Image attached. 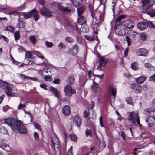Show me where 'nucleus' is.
<instances>
[{
	"mask_svg": "<svg viewBox=\"0 0 155 155\" xmlns=\"http://www.w3.org/2000/svg\"><path fill=\"white\" fill-rule=\"evenodd\" d=\"M5 122L14 131L17 130L21 134H26L27 133L25 126L21 124V122L17 119L12 117L8 118L5 119Z\"/></svg>",
	"mask_w": 155,
	"mask_h": 155,
	"instance_id": "f257e3e1",
	"label": "nucleus"
},
{
	"mask_svg": "<svg viewBox=\"0 0 155 155\" xmlns=\"http://www.w3.org/2000/svg\"><path fill=\"white\" fill-rule=\"evenodd\" d=\"M17 89L10 85H9L4 90L5 93L8 96L17 97L18 94L16 93Z\"/></svg>",
	"mask_w": 155,
	"mask_h": 155,
	"instance_id": "f03ea898",
	"label": "nucleus"
},
{
	"mask_svg": "<svg viewBox=\"0 0 155 155\" xmlns=\"http://www.w3.org/2000/svg\"><path fill=\"white\" fill-rule=\"evenodd\" d=\"M137 35V33L133 30H129L127 32L126 36V39L128 46H130V45L131 41L135 40L136 39Z\"/></svg>",
	"mask_w": 155,
	"mask_h": 155,
	"instance_id": "7ed1b4c3",
	"label": "nucleus"
},
{
	"mask_svg": "<svg viewBox=\"0 0 155 155\" xmlns=\"http://www.w3.org/2000/svg\"><path fill=\"white\" fill-rule=\"evenodd\" d=\"M128 120L133 124L135 123L136 121L138 124L140 126L141 125L139 117L138 116L137 113L135 114L133 112L129 113Z\"/></svg>",
	"mask_w": 155,
	"mask_h": 155,
	"instance_id": "20e7f679",
	"label": "nucleus"
},
{
	"mask_svg": "<svg viewBox=\"0 0 155 155\" xmlns=\"http://www.w3.org/2000/svg\"><path fill=\"white\" fill-rule=\"evenodd\" d=\"M64 92L67 96H71L73 94L76 93L75 90L72 89L69 85H67L64 87Z\"/></svg>",
	"mask_w": 155,
	"mask_h": 155,
	"instance_id": "39448f33",
	"label": "nucleus"
},
{
	"mask_svg": "<svg viewBox=\"0 0 155 155\" xmlns=\"http://www.w3.org/2000/svg\"><path fill=\"white\" fill-rule=\"evenodd\" d=\"M78 46L75 44L72 48H70L68 51V53L71 55L74 56L78 54Z\"/></svg>",
	"mask_w": 155,
	"mask_h": 155,
	"instance_id": "423d86ee",
	"label": "nucleus"
},
{
	"mask_svg": "<svg viewBox=\"0 0 155 155\" xmlns=\"http://www.w3.org/2000/svg\"><path fill=\"white\" fill-rule=\"evenodd\" d=\"M40 13L44 15L46 17H50L51 16L52 13L48 10L45 8V7L41 8L40 10Z\"/></svg>",
	"mask_w": 155,
	"mask_h": 155,
	"instance_id": "0eeeda50",
	"label": "nucleus"
},
{
	"mask_svg": "<svg viewBox=\"0 0 155 155\" xmlns=\"http://www.w3.org/2000/svg\"><path fill=\"white\" fill-rule=\"evenodd\" d=\"M40 13L44 15L46 17H50L51 16L52 13L48 10L45 8V7L41 8L40 10Z\"/></svg>",
	"mask_w": 155,
	"mask_h": 155,
	"instance_id": "6e6552de",
	"label": "nucleus"
},
{
	"mask_svg": "<svg viewBox=\"0 0 155 155\" xmlns=\"http://www.w3.org/2000/svg\"><path fill=\"white\" fill-rule=\"evenodd\" d=\"M148 52V50L144 48L138 49L136 51L137 54L139 56H146Z\"/></svg>",
	"mask_w": 155,
	"mask_h": 155,
	"instance_id": "1a4fd4ad",
	"label": "nucleus"
},
{
	"mask_svg": "<svg viewBox=\"0 0 155 155\" xmlns=\"http://www.w3.org/2000/svg\"><path fill=\"white\" fill-rule=\"evenodd\" d=\"M146 121L150 127H152L155 124V119L152 116L146 118Z\"/></svg>",
	"mask_w": 155,
	"mask_h": 155,
	"instance_id": "9d476101",
	"label": "nucleus"
},
{
	"mask_svg": "<svg viewBox=\"0 0 155 155\" xmlns=\"http://www.w3.org/2000/svg\"><path fill=\"white\" fill-rule=\"evenodd\" d=\"M93 85L91 87V90L94 92H96L98 93L101 92V90L99 87V85L97 84L93 80Z\"/></svg>",
	"mask_w": 155,
	"mask_h": 155,
	"instance_id": "9b49d317",
	"label": "nucleus"
},
{
	"mask_svg": "<svg viewBox=\"0 0 155 155\" xmlns=\"http://www.w3.org/2000/svg\"><path fill=\"white\" fill-rule=\"evenodd\" d=\"M75 123V125L78 127H80L81 125V117L78 115L75 116L74 117L73 120Z\"/></svg>",
	"mask_w": 155,
	"mask_h": 155,
	"instance_id": "f8f14e48",
	"label": "nucleus"
},
{
	"mask_svg": "<svg viewBox=\"0 0 155 155\" xmlns=\"http://www.w3.org/2000/svg\"><path fill=\"white\" fill-rule=\"evenodd\" d=\"M115 33L117 35H123L126 34V32L123 29H120L119 28H116L115 31Z\"/></svg>",
	"mask_w": 155,
	"mask_h": 155,
	"instance_id": "ddd939ff",
	"label": "nucleus"
},
{
	"mask_svg": "<svg viewBox=\"0 0 155 155\" xmlns=\"http://www.w3.org/2000/svg\"><path fill=\"white\" fill-rule=\"evenodd\" d=\"M141 3L142 7L145 8V9H148L151 6L150 0H142Z\"/></svg>",
	"mask_w": 155,
	"mask_h": 155,
	"instance_id": "4468645a",
	"label": "nucleus"
},
{
	"mask_svg": "<svg viewBox=\"0 0 155 155\" xmlns=\"http://www.w3.org/2000/svg\"><path fill=\"white\" fill-rule=\"evenodd\" d=\"M131 88L134 90L135 93H139L141 92V87L137 85H135L134 84H132L131 86Z\"/></svg>",
	"mask_w": 155,
	"mask_h": 155,
	"instance_id": "2eb2a0df",
	"label": "nucleus"
},
{
	"mask_svg": "<svg viewBox=\"0 0 155 155\" xmlns=\"http://www.w3.org/2000/svg\"><path fill=\"white\" fill-rule=\"evenodd\" d=\"M63 114L65 115L68 116L70 114V110L69 107L68 105L65 106L62 109Z\"/></svg>",
	"mask_w": 155,
	"mask_h": 155,
	"instance_id": "dca6fc26",
	"label": "nucleus"
},
{
	"mask_svg": "<svg viewBox=\"0 0 155 155\" xmlns=\"http://www.w3.org/2000/svg\"><path fill=\"white\" fill-rule=\"evenodd\" d=\"M148 25L146 22H141L139 23L138 25V27L140 30H143L147 28Z\"/></svg>",
	"mask_w": 155,
	"mask_h": 155,
	"instance_id": "f3484780",
	"label": "nucleus"
},
{
	"mask_svg": "<svg viewBox=\"0 0 155 155\" xmlns=\"http://www.w3.org/2000/svg\"><path fill=\"white\" fill-rule=\"evenodd\" d=\"M20 16H22L25 19H28L32 16V12L29 11L28 12H23L21 14Z\"/></svg>",
	"mask_w": 155,
	"mask_h": 155,
	"instance_id": "a211bd4d",
	"label": "nucleus"
},
{
	"mask_svg": "<svg viewBox=\"0 0 155 155\" xmlns=\"http://www.w3.org/2000/svg\"><path fill=\"white\" fill-rule=\"evenodd\" d=\"M58 7L59 10L64 14L68 13L71 12V9L63 7L60 5H58Z\"/></svg>",
	"mask_w": 155,
	"mask_h": 155,
	"instance_id": "6ab92c4d",
	"label": "nucleus"
},
{
	"mask_svg": "<svg viewBox=\"0 0 155 155\" xmlns=\"http://www.w3.org/2000/svg\"><path fill=\"white\" fill-rule=\"evenodd\" d=\"M86 22V19L84 16H81L78 18V23L82 26L85 24Z\"/></svg>",
	"mask_w": 155,
	"mask_h": 155,
	"instance_id": "aec40b11",
	"label": "nucleus"
},
{
	"mask_svg": "<svg viewBox=\"0 0 155 155\" xmlns=\"http://www.w3.org/2000/svg\"><path fill=\"white\" fill-rule=\"evenodd\" d=\"M52 147L55 148L56 145H58L59 144L58 138L56 136L52 137L51 139Z\"/></svg>",
	"mask_w": 155,
	"mask_h": 155,
	"instance_id": "412c9836",
	"label": "nucleus"
},
{
	"mask_svg": "<svg viewBox=\"0 0 155 155\" xmlns=\"http://www.w3.org/2000/svg\"><path fill=\"white\" fill-rule=\"evenodd\" d=\"M124 24L128 28H132L135 25L134 23L130 20L127 21L125 22Z\"/></svg>",
	"mask_w": 155,
	"mask_h": 155,
	"instance_id": "4be33fe9",
	"label": "nucleus"
},
{
	"mask_svg": "<svg viewBox=\"0 0 155 155\" xmlns=\"http://www.w3.org/2000/svg\"><path fill=\"white\" fill-rule=\"evenodd\" d=\"M108 59L105 58L103 57H99V63L103 65V66H105L108 61Z\"/></svg>",
	"mask_w": 155,
	"mask_h": 155,
	"instance_id": "5701e85b",
	"label": "nucleus"
},
{
	"mask_svg": "<svg viewBox=\"0 0 155 155\" xmlns=\"http://www.w3.org/2000/svg\"><path fill=\"white\" fill-rule=\"evenodd\" d=\"M31 12H32V16H34V20L36 21H37L39 18L38 11L35 9H34L31 11Z\"/></svg>",
	"mask_w": 155,
	"mask_h": 155,
	"instance_id": "b1692460",
	"label": "nucleus"
},
{
	"mask_svg": "<svg viewBox=\"0 0 155 155\" xmlns=\"http://www.w3.org/2000/svg\"><path fill=\"white\" fill-rule=\"evenodd\" d=\"M74 78L73 75H69L67 77V79L66 82L69 84H72L74 81Z\"/></svg>",
	"mask_w": 155,
	"mask_h": 155,
	"instance_id": "393cba45",
	"label": "nucleus"
},
{
	"mask_svg": "<svg viewBox=\"0 0 155 155\" xmlns=\"http://www.w3.org/2000/svg\"><path fill=\"white\" fill-rule=\"evenodd\" d=\"M80 30L84 33H87L88 32L89 30V27L87 25L84 24L80 28Z\"/></svg>",
	"mask_w": 155,
	"mask_h": 155,
	"instance_id": "a878e982",
	"label": "nucleus"
},
{
	"mask_svg": "<svg viewBox=\"0 0 155 155\" xmlns=\"http://www.w3.org/2000/svg\"><path fill=\"white\" fill-rule=\"evenodd\" d=\"M0 147L7 152L10 151L11 150L10 147L8 145L6 144H3L0 145Z\"/></svg>",
	"mask_w": 155,
	"mask_h": 155,
	"instance_id": "bb28decb",
	"label": "nucleus"
},
{
	"mask_svg": "<svg viewBox=\"0 0 155 155\" xmlns=\"http://www.w3.org/2000/svg\"><path fill=\"white\" fill-rule=\"evenodd\" d=\"M146 79V78L145 77H140L136 79V81L138 84H142L145 81Z\"/></svg>",
	"mask_w": 155,
	"mask_h": 155,
	"instance_id": "cd10ccee",
	"label": "nucleus"
},
{
	"mask_svg": "<svg viewBox=\"0 0 155 155\" xmlns=\"http://www.w3.org/2000/svg\"><path fill=\"white\" fill-rule=\"evenodd\" d=\"M9 85L7 83L2 81H0V87L4 90Z\"/></svg>",
	"mask_w": 155,
	"mask_h": 155,
	"instance_id": "c85d7f7f",
	"label": "nucleus"
},
{
	"mask_svg": "<svg viewBox=\"0 0 155 155\" xmlns=\"http://www.w3.org/2000/svg\"><path fill=\"white\" fill-rule=\"evenodd\" d=\"M28 39L33 45L35 44L36 42V40L35 36L31 35L29 37Z\"/></svg>",
	"mask_w": 155,
	"mask_h": 155,
	"instance_id": "c756f323",
	"label": "nucleus"
},
{
	"mask_svg": "<svg viewBox=\"0 0 155 155\" xmlns=\"http://www.w3.org/2000/svg\"><path fill=\"white\" fill-rule=\"evenodd\" d=\"M131 68L134 70H137L138 69L137 63L136 62L132 63L130 65Z\"/></svg>",
	"mask_w": 155,
	"mask_h": 155,
	"instance_id": "7c9ffc66",
	"label": "nucleus"
},
{
	"mask_svg": "<svg viewBox=\"0 0 155 155\" xmlns=\"http://www.w3.org/2000/svg\"><path fill=\"white\" fill-rule=\"evenodd\" d=\"M84 10V8L83 7H81L78 9V15L79 16H81V15L83 13Z\"/></svg>",
	"mask_w": 155,
	"mask_h": 155,
	"instance_id": "2f4dec72",
	"label": "nucleus"
},
{
	"mask_svg": "<svg viewBox=\"0 0 155 155\" xmlns=\"http://www.w3.org/2000/svg\"><path fill=\"white\" fill-rule=\"evenodd\" d=\"M144 66L147 68H150V70H154L155 69V67L152 66L149 63H145L144 64Z\"/></svg>",
	"mask_w": 155,
	"mask_h": 155,
	"instance_id": "473e14b6",
	"label": "nucleus"
},
{
	"mask_svg": "<svg viewBox=\"0 0 155 155\" xmlns=\"http://www.w3.org/2000/svg\"><path fill=\"white\" fill-rule=\"evenodd\" d=\"M109 89L111 92L112 95L115 97L116 96V93L117 92L116 88L112 87H110Z\"/></svg>",
	"mask_w": 155,
	"mask_h": 155,
	"instance_id": "72a5a7b5",
	"label": "nucleus"
},
{
	"mask_svg": "<svg viewBox=\"0 0 155 155\" xmlns=\"http://www.w3.org/2000/svg\"><path fill=\"white\" fill-rule=\"evenodd\" d=\"M153 111H154V110L153 109L149 108L147 109L144 111V113L146 114H151L152 113L153 114Z\"/></svg>",
	"mask_w": 155,
	"mask_h": 155,
	"instance_id": "f704fd0d",
	"label": "nucleus"
},
{
	"mask_svg": "<svg viewBox=\"0 0 155 155\" xmlns=\"http://www.w3.org/2000/svg\"><path fill=\"white\" fill-rule=\"evenodd\" d=\"M126 15H122L119 16L116 20V22H119L121 21L122 19L126 17Z\"/></svg>",
	"mask_w": 155,
	"mask_h": 155,
	"instance_id": "c9c22d12",
	"label": "nucleus"
},
{
	"mask_svg": "<svg viewBox=\"0 0 155 155\" xmlns=\"http://www.w3.org/2000/svg\"><path fill=\"white\" fill-rule=\"evenodd\" d=\"M51 91H52L54 92V93L55 94V96L59 98V94L58 92V91L55 88L52 87L51 88Z\"/></svg>",
	"mask_w": 155,
	"mask_h": 155,
	"instance_id": "e433bc0d",
	"label": "nucleus"
},
{
	"mask_svg": "<svg viewBox=\"0 0 155 155\" xmlns=\"http://www.w3.org/2000/svg\"><path fill=\"white\" fill-rule=\"evenodd\" d=\"M26 107V105L25 104H22L21 102H20L19 105L18 106L17 110H21L22 109H23L24 108Z\"/></svg>",
	"mask_w": 155,
	"mask_h": 155,
	"instance_id": "4c0bfd02",
	"label": "nucleus"
},
{
	"mask_svg": "<svg viewBox=\"0 0 155 155\" xmlns=\"http://www.w3.org/2000/svg\"><path fill=\"white\" fill-rule=\"evenodd\" d=\"M5 30V31H8L11 32H13L15 30V29L12 26H9L6 27Z\"/></svg>",
	"mask_w": 155,
	"mask_h": 155,
	"instance_id": "58836bf2",
	"label": "nucleus"
},
{
	"mask_svg": "<svg viewBox=\"0 0 155 155\" xmlns=\"http://www.w3.org/2000/svg\"><path fill=\"white\" fill-rule=\"evenodd\" d=\"M66 41L68 42L71 43L73 42L74 41V39L71 37H67L65 38Z\"/></svg>",
	"mask_w": 155,
	"mask_h": 155,
	"instance_id": "ea45409f",
	"label": "nucleus"
},
{
	"mask_svg": "<svg viewBox=\"0 0 155 155\" xmlns=\"http://www.w3.org/2000/svg\"><path fill=\"white\" fill-rule=\"evenodd\" d=\"M126 101L127 103L131 105H133V103L132 101V98L130 97H127L126 99Z\"/></svg>",
	"mask_w": 155,
	"mask_h": 155,
	"instance_id": "a19ab883",
	"label": "nucleus"
},
{
	"mask_svg": "<svg viewBox=\"0 0 155 155\" xmlns=\"http://www.w3.org/2000/svg\"><path fill=\"white\" fill-rule=\"evenodd\" d=\"M70 136L71 140L72 141H75L77 140V137L75 134H71Z\"/></svg>",
	"mask_w": 155,
	"mask_h": 155,
	"instance_id": "79ce46f5",
	"label": "nucleus"
},
{
	"mask_svg": "<svg viewBox=\"0 0 155 155\" xmlns=\"http://www.w3.org/2000/svg\"><path fill=\"white\" fill-rule=\"evenodd\" d=\"M81 0H72L73 4L76 6H78L80 3Z\"/></svg>",
	"mask_w": 155,
	"mask_h": 155,
	"instance_id": "37998d69",
	"label": "nucleus"
},
{
	"mask_svg": "<svg viewBox=\"0 0 155 155\" xmlns=\"http://www.w3.org/2000/svg\"><path fill=\"white\" fill-rule=\"evenodd\" d=\"M91 15L92 18H94L96 20L97 19H100L101 18V15L100 14L98 16H97L96 15V13H95L94 14H93V13L91 12Z\"/></svg>",
	"mask_w": 155,
	"mask_h": 155,
	"instance_id": "c03bdc74",
	"label": "nucleus"
},
{
	"mask_svg": "<svg viewBox=\"0 0 155 155\" xmlns=\"http://www.w3.org/2000/svg\"><path fill=\"white\" fill-rule=\"evenodd\" d=\"M44 80L47 81H52V78L49 76L46 75L44 77Z\"/></svg>",
	"mask_w": 155,
	"mask_h": 155,
	"instance_id": "a18cd8bd",
	"label": "nucleus"
},
{
	"mask_svg": "<svg viewBox=\"0 0 155 155\" xmlns=\"http://www.w3.org/2000/svg\"><path fill=\"white\" fill-rule=\"evenodd\" d=\"M45 44L48 48H51L53 45V43L51 42H49L48 41H46Z\"/></svg>",
	"mask_w": 155,
	"mask_h": 155,
	"instance_id": "49530a36",
	"label": "nucleus"
},
{
	"mask_svg": "<svg viewBox=\"0 0 155 155\" xmlns=\"http://www.w3.org/2000/svg\"><path fill=\"white\" fill-rule=\"evenodd\" d=\"M14 36L15 39L16 40H17L19 39L20 37V35L18 31H16L14 33Z\"/></svg>",
	"mask_w": 155,
	"mask_h": 155,
	"instance_id": "de8ad7c7",
	"label": "nucleus"
},
{
	"mask_svg": "<svg viewBox=\"0 0 155 155\" xmlns=\"http://www.w3.org/2000/svg\"><path fill=\"white\" fill-rule=\"evenodd\" d=\"M19 76V77L21 79H28L30 78H29V76L25 75H24L23 74H20Z\"/></svg>",
	"mask_w": 155,
	"mask_h": 155,
	"instance_id": "09e8293b",
	"label": "nucleus"
},
{
	"mask_svg": "<svg viewBox=\"0 0 155 155\" xmlns=\"http://www.w3.org/2000/svg\"><path fill=\"white\" fill-rule=\"evenodd\" d=\"M148 14L151 17L155 16V10H152L149 12H148Z\"/></svg>",
	"mask_w": 155,
	"mask_h": 155,
	"instance_id": "8fccbe9b",
	"label": "nucleus"
},
{
	"mask_svg": "<svg viewBox=\"0 0 155 155\" xmlns=\"http://www.w3.org/2000/svg\"><path fill=\"white\" fill-rule=\"evenodd\" d=\"M31 52L27 51L25 54V58H31Z\"/></svg>",
	"mask_w": 155,
	"mask_h": 155,
	"instance_id": "3c124183",
	"label": "nucleus"
},
{
	"mask_svg": "<svg viewBox=\"0 0 155 155\" xmlns=\"http://www.w3.org/2000/svg\"><path fill=\"white\" fill-rule=\"evenodd\" d=\"M85 38L86 39L90 41H93L94 40V38L93 37L90 36H85Z\"/></svg>",
	"mask_w": 155,
	"mask_h": 155,
	"instance_id": "603ef678",
	"label": "nucleus"
},
{
	"mask_svg": "<svg viewBox=\"0 0 155 155\" xmlns=\"http://www.w3.org/2000/svg\"><path fill=\"white\" fill-rule=\"evenodd\" d=\"M149 81H153L155 82V74L151 76L149 78Z\"/></svg>",
	"mask_w": 155,
	"mask_h": 155,
	"instance_id": "864d4df0",
	"label": "nucleus"
},
{
	"mask_svg": "<svg viewBox=\"0 0 155 155\" xmlns=\"http://www.w3.org/2000/svg\"><path fill=\"white\" fill-rule=\"evenodd\" d=\"M25 26V23L22 21H20L19 23V27L20 28H23Z\"/></svg>",
	"mask_w": 155,
	"mask_h": 155,
	"instance_id": "5fc2aeb1",
	"label": "nucleus"
},
{
	"mask_svg": "<svg viewBox=\"0 0 155 155\" xmlns=\"http://www.w3.org/2000/svg\"><path fill=\"white\" fill-rule=\"evenodd\" d=\"M146 35L144 33H142L141 35V39L142 40H145L146 39Z\"/></svg>",
	"mask_w": 155,
	"mask_h": 155,
	"instance_id": "6e6d98bb",
	"label": "nucleus"
},
{
	"mask_svg": "<svg viewBox=\"0 0 155 155\" xmlns=\"http://www.w3.org/2000/svg\"><path fill=\"white\" fill-rule=\"evenodd\" d=\"M72 146H71L68 151L67 155H73L72 153Z\"/></svg>",
	"mask_w": 155,
	"mask_h": 155,
	"instance_id": "4d7b16f0",
	"label": "nucleus"
},
{
	"mask_svg": "<svg viewBox=\"0 0 155 155\" xmlns=\"http://www.w3.org/2000/svg\"><path fill=\"white\" fill-rule=\"evenodd\" d=\"M147 24L148 26L151 28H154L155 27L154 25L151 21H148Z\"/></svg>",
	"mask_w": 155,
	"mask_h": 155,
	"instance_id": "13d9d810",
	"label": "nucleus"
},
{
	"mask_svg": "<svg viewBox=\"0 0 155 155\" xmlns=\"http://www.w3.org/2000/svg\"><path fill=\"white\" fill-rule=\"evenodd\" d=\"M34 126L35 127V128L36 129H38V130H41V127L37 123H34Z\"/></svg>",
	"mask_w": 155,
	"mask_h": 155,
	"instance_id": "bf43d9fd",
	"label": "nucleus"
},
{
	"mask_svg": "<svg viewBox=\"0 0 155 155\" xmlns=\"http://www.w3.org/2000/svg\"><path fill=\"white\" fill-rule=\"evenodd\" d=\"M65 45L64 43H63L62 42H61L60 43L59 45L58 46V48L59 49H61L62 48H65Z\"/></svg>",
	"mask_w": 155,
	"mask_h": 155,
	"instance_id": "052dcab7",
	"label": "nucleus"
},
{
	"mask_svg": "<svg viewBox=\"0 0 155 155\" xmlns=\"http://www.w3.org/2000/svg\"><path fill=\"white\" fill-rule=\"evenodd\" d=\"M10 56L11 57V61L14 64L16 65H18L19 64V63L18 62L16 61L15 60L14 58H13V57H12V55H10Z\"/></svg>",
	"mask_w": 155,
	"mask_h": 155,
	"instance_id": "680f3d73",
	"label": "nucleus"
},
{
	"mask_svg": "<svg viewBox=\"0 0 155 155\" xmlns=\"http://www.w3.org/2000/svg\"><path fill=\"white\" fill-rule=\"evenodd\" d=\"M34 136L36 140H39V136L38 133L36 132H35L34 134Z\"/></svg>",
	"mask_w": 155,
	"mask_h": 155,
	"instance_id": "e2e57ef3",
	"label": "nucleus"
},
{
	"mask_svg": "<svg viewBox=\"0 0 155 155\" xmlns=\"http://www.w3.org/2000/svg\"><path fill=\"white\" fill-rule=\"evenodd\" d=\"M128 48H126L124 52V57H126L127 56V54L128 52Z\"/></svg>",
	"mask_w": 155,
	"mask_h": 155,
	"instance_id": "0e129e2a",
	"label": "nucleus"
},
{
	"mask_svg": "<svg viewBox=\"0 0 155 155\" xmlns=\"http://www.w3.org/2000/svg\"><path fill=\"white\" fill-rule=\"evenodd\" d=\"M89 113H88L87 111L85 110L84 112L83 117L84 118L87 117L88 116H89Z\"/></svg>",
	"mask_w": 155,
	"mask_h": 155,
	"instance_id": "69168bd1",
	"label": "nucleus"
},
{
	"mask_svg": "<svg viewBox=\"0 0 155 155\" xmlns=\"http://www.w3.org/2000/svg\"><path fill=\"white\" fill-rule=\"evenodd\" d=\"M9 107L8 105L4 106L3 107V110L4 112L7 111L9 109Z\"/></svg>",
	"mask_w": 155,
	"mask_h": 155,
	"instance_id": "338daca9",
	"label": "nucleus"
},
{
	"mask_svg": "<svg viewBox=\"0 0 155 155\" xmlns=\"http://www.w3.org/2000/svg\"><path fill=\"white\" fill-rule=\"evenodd\" d=\"M40 87L41 88L44 89L45 90H47V86L45 84H41L40 85Z\"/></svg>",
	"mask_w": 155,
	"mask_h": 155,
	"instance_id": "774afa93",
	"label": "nucleus"
}]
</instances>
